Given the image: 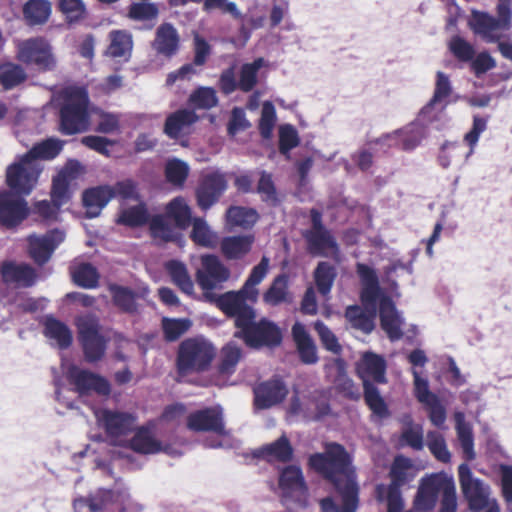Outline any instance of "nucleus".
I'll return each instance as SVG.
<instances>
[{"label": "nucleus", "instance_id": "nucleus-1", "mask_svg": "<svg viewBox=\"0 0 512 512\" xmlns=\"http://www.w3.org/2000/svg\"><path fill=\"white\" fill-rule=\"evenodd\" d=\"M269 267V259L263 256L260 262L254 266L238 291H228L220 297L211 298L218 301V308L227 316L235 318L237 330L234 337L242 339L250 348L275 347L282 341V333L279 327L265 318L255 321L256 313L247 301L255 303L259 290L257 285L266 277Z\"/></svg>", "mask_w": 512, "mask_h": 512}, {"label": "nucleus", "instance_id": "nucleus-2", "mask_svg": "<svg viewBox=\"0 0 512 512\" xmlns=\"http://www.w3.org/2000/svg\"><path fill=\"white\" fill-rule=\"evenodd\" d=\"M356 272L361 282L360 298L365 309L359 305H350L345 310V318L355 330L370 334L375 328L377 305L381 328L391 341L402 338L404 319L392 299L385 295L380 287L374 268L364 263L356 264Z\"/></svg>", "mask_w": 512, "mask_h": 512}, {"label": "nucleus", "instance_id": "nucleus-3", "mask_svg": "<svg viewBox=\"0 0 512 512\" xmlns=\"http://www.w3.org/2000/svg\"><path fill=\"white\" fill-rule=\"evenodd\" d=\"M308 465L333 484L341 499L342 506H339L333 498H323L320 501L322 512H356L359 486L352 457L343 445L336 442L326 443L324 452L309 456Z\"/></svg>", "mask_w": 512, "mask_h": 512}, {"label": "nucleus", "instance_id": "nucleus-4", "mask_svg": "<svg viewBox=\"0 0 512 512\" xmlns=\"http://www.w3.org/2000/svg\"><path fill=\"white\" fill-rule=\"evenodd\" d=\"M98 424L113 445L123 446L140 454L160 452L161 443L144 427L136 430L137 419L129 412L101 409L95 412Z\"/></svg>", "mask_w": 512, "mask_h": 512}, {"label": "nucleus", "instance_id": "nucleus-5", "mask_svg": "<svg viewBox=\"0 0 512 512\" xmlns=\"http://www.w3.org/2000/svg\"><path fill=\"white\" fill-rule=\"evenodd\" d=\"M439 493H442L439 512H456L458 503L455 482L453 477L445 472L426 475L421 479L414 508L422 512L432 510Z\"/></svg>", "mask_w": 512, "mask_h": 512}, {"label": "nucleus", "instance_id": "nucleus-6", "mask_svg": "<svg viewBox=\"0 0 512 512\" xmlns=\"http://www.w3.org/2000/svg\"><path fill=\"white\" fill-rule=\"evenodd\" d=\"M461 493L470 512H501L489 483L475 476L467 463L458 467Z\"/></svg>", "mask_w": 512, "mask_h": 512}, {"label": "nucleus", "instance_id": "nucleus-7", "mask_svg": "<svg viewBox=\"0 0 512 512\" xmlns=\"http://www.w3.org/2000/svg\"><path fill=\"white\" fill-rule=\"evenodd\" d=\"M89 98L86 90L69 87L63 92L60 107V131L64 135L83 133L89 128Z\"/></svg>", "mask_w": 512, "mask_h": 512}, {"label": "nucleus", "instance_id": "nucleus-8", "mask_svg": "<svg viewBox=\"0 0 512 512\" xmlns=\"http://www.w3.org/2000/svg\"><path fill=\"white\" fill-rule=\"evenodd\" d=\"M497 16L488 12L473 11L469 22L470 28L487 43H496L502 37L503 31L512 27V0H498Z\"/></svg>", "mask_w": 512, "mask_h": 512}, {"label": "nucleus", "instance_id": "nucleus-9", "mask_svg": "<svg viewBox=\"0 0 512 512\" xmlns=\"http://www.w3.org/2000/svg\"><path fill=\"white\" fill-rule=\"evenodd\" d=\"M215 356L214 346L204 338H188L178 348L176 366L181 376L205 371Z\"/></svg>", "mask_w": 512, "mask_h": 512}, {"label": "nucleus", "instance_id": "nucleus-10", "mask_svg": "<svg viewBox=\"0 0 512 512\" xmlns=\"http://www.w3.org/2000/svg\"><path fill=\"white\" fill-rule=\"evenodd\" d=\"M77 328L85 361L92 364L102 360L109 339L101 334L99 320L92 315L80 317L77 319Z\"/></svg>", "mask_w": 512, "mask_h": 512}, {"label": "nucleus", "instance_id": "nucleus-11", "mask_svg": "<svg viewBox=\"0 0 512 512\" xmlns=\"http://www.w3.org/2000/svg\"><path fill=\"white\" fill-rule=\"evenodd\" d=\"M42 170L40 162L31 161L23 154L7 167L6 183L14 194L29 195L35 188Z\"/></svg>", "mask_w": 512, "mask_h": 512}, {"label": "nucleus", "instance_id": "nucleus-12", "mask_svg": "<svg viewBox=\"0 0 512 512\" xmlns=\"http://www.w3.org/2000/svg\"><path fill=\"white\" fill-rule=\"evenodd\" d=\"M281 500L288 509L303 508L308 501V487L302 469L288 465L279 473Z\"/></svg>", "mask_w": 512, "mask_h": 512}, {"label": "nucleus", "instance_id": "nucleus-13", "mask_svg": "<svg viewBox=\"0 0 512 512\" xmlns=\"http://www.w3.org/2000/svg\"><path fill=\"white\" fill-rule=\"evenodd\" d=\"M230 277L229 269L220 261V259L212 254L201 256V267L196 272V281L200 288L204 291L203 296L206 301L216 304L218 301L211 298L220 297L212 292L215 289L222 288L224 282Z\"/></svg>", "mask_w": 512, "mask_h": 512}, {"label": "nucleus", "instance_id": "nucleus-14", "mask_svg": "<svg viewBox=\"0 0 512 512\" xmlns=\"http://www.w3.org/2000/svg\"><path fill=\"white\" fill-rule=\"evenodd\" d=\"M16 58L21 63L33 65L42 72L54 70L57 64L52 53V47L41 37L18 41L16 44Z\"/></svg>", "mask_w": 512, "mask_h": 512}, {"label": "nucleus", "instance_id": "nucleus-15", "mask_svg": "<svg viewBox=\"0 0 512 512\" xmlns=\"http://www.w3.org/2000/svg\"><path fill=\"white\" fill-rule=\"evenodd\" d=\"M445 124V121L435 119L432 114L422 116L421 109L413 122L397 129L400 148L404 151H413L429 136L431 129L442 130Z\"/></svg>", "mask_w": 512, "mask_h": 512}, {"label": "nucleus", "instance_id": "nucleus-16", "mask_svg": "<svg viewBox=\"0 0 512 512\" xmlns=\"http://www.w3.org/2000/svg\"><path fill=\"white\" fill-rule=\"evenodd\" d=\"M67 378L80 396L91 393L108 396L111 393V385L105 377L76 365L68 368Z\"/></svg>", "mask_w": 512, "mask_h": 512}, {"label": "nucleus", "instance_id": "nucleus-17", "mask_svg": "<svg viewBox=\"0 0 512 512\" xmlns=\"http://www.w3.org/2000/svg\"><path fill=\"white\" fill-rule=\"evenodd\" d=\"M64 239L65 233L59 229L50 230L44 235H30L29 254L36 264L44 265Z\"/></svg>", "mask_w": 512, "mask_h": 512}, {"label": "nucleus", "instance_id": "nucleus-18", "mask_svg": "<svg viewBox=\"0 0 512 512\" xmlns=\"http://www.w3.org/2000/svg\"><path fill=\"white\" fill-rule=\"evenodd\" d=\"M187 427L196 432L212 431L219 435L227 434L221 406L207 407L189 414Z\"/></svg>", "mask_w": 512, "mask_h": 512}, {"label": "nucleus", "instance_id": "nucleus-19", "mask_svg": "<svg viewBox=\"0 0 512 512\" xmlns=\"http://www.w3.org/2000/svg\"><path fill=\"white\" fill-rule=\"evenodd\" d=\"M29 208L25 199L13 192L0 193V225L6 228L20 224L28 215Z\"/></svg>", "mask_w": 512, "mask_h": 512}, {"label": "nucleus", "instance_id": "nucleus-20", "mask_svg": "<svg viewBox=\"0 0 512 512\" xmlns=\"http://www.w3.org/2000/svg\"><path fill=\"white\" fill-rule=\"evenodd\" d=\"M288 394L284 381L275 376L254 389V404L258 409H268L281 403Z\"/></svg>", "mask_w": 512, "mask_h": 512}, {"label": "nucleus", "instance_id": "nucleus-21", "mask_svg": "<svg viewBox=\"0 0 512 512\" xmlns=\"http://www.w3.org/2000/svg\"><path fill=\"white\" fill-rule=\"evenodd\" d=\"M227 189V181L220 173H211L205 176L196 190V198L202 210L212 207Z\"/></svg>", "mask_w": 512, "mask_h": 512}, {"label": "nucleus", "instance_id": "nucleus-22", "mask_svg": "<svg viewBox=\"0 0 512 512\" xmlns=\"http://www.w3.org/2000/svg\"><path fill=\"white\" fill-rule=\"evenodd\" d=\"M453 91L451 81L447 74L442 71H438L436 73V82L435 89L432 98L429 102L422 108V116L427 115V113L432 114L433 117L439 119L441 121H445V108L447 103L445 102L446 98H448Z\"/></svg>", "mask_w": 512, "mask_h": 512}, {"label": "nucleus", "instance_id": "nucleus-23", "mask_svg": "<svg viewBox=\"0 0 512 512\" xmlns=\"http://www.w3.org/2000/svg\"><path fill=\"white\" fill-rule=\"evenodd\" d=\"M386 368L384 357L371 351L363 353L357 363V373L363 384L365 382L386 383Z\"/></svg>", "mask_w": 512, "mask_h": 512}, {"label": "nucleus", "instance_id": "nucleus-24", "mask_svg": "<svg viewBox=\"0 0 512 512\" xmlns=\"http://www.w3.org/2000/svg\"><path fill=\"white\" fill-rule=\"evenodd\" d=\"M128 493L119 490L99 489L88 497L76 498L73 502L75 512H101L109 501H124Z\"/></svg>", "mask_w": 512, "mask_h": 512}, {"label": "nucleus", "instance_id": "nucleus-25", "mask_svg": "<svg viewBox=\"0 0 512 512\" xmlns=\"http://www.w3.org/2000/svg\"><path fill=\"white\" fill-rule=\"evenodd\" d=\"M153 50L161 56L171 58L180 46V35L171 23H162L155 32V39L151 44Z\"/></svg>", "mask_w": 512, "mask_h": 512}, {"label": "nucleus", "instance_id": "nucleus-26", "mask_svg": "<svg viewBox=\"0 0 512 512\" xmlns=\"http://www.w3.org/2000/svg\"><path fill=\"white\" fill-rule=\"evenodd\" d=\"M198 120L199 116L195 111L190 109H179L167 116L163 132L170 139L176 140Z\"/></svg>", "mask_w": 512, "mask_h": 512}, {"label": "nucleus", "instance_id": "nucleus-27", "mask_svg": "<svg viewBox=\"0 0 512 512\" xmlns=\"http://www.w3.org/2000/svg\"><path fill=\"white\" fill-rule=\"evenodd\" d=\"M294 449L286 435L255 450L253 455L267 462L287 463L293 458Z\"/></svg>", "mask_w": 512, "mask_h": 512}, {"label": "nucleus", "instance_id": "nucleus-28", "mask_svg": "<svg viewBox=\"0 0 512 512\" xmlns=\"http://www.w3.org/2000/svg\"><path fill=\"white\" fill-rule=\"evenodd\" d=\"M1 276L5 283L21 287H30L35 283L36 273L27 264L5 261L1 266Z\"/></svg>", "mask_w": 512, "mask_h": 512}, {"label": "nucleus", "instance_id": "nucleus-29", "mask_svg": "<svg viewBox=\"0 0 512 512\" xmlns=\"http://www.w3.org/2000/svg\"><path fill=\"white\" fill-rule=\"evenodd\" d=\"M303 237L307 242L308 250L313 255L327 257L330 253L339 252L338 244L329 230L305 231Z\"/></svg>", "mask_w": 512, "mask_h": 512}, {"label": "nucleus", "instance_id": "nucleus-30", "mask_svg": "<svg viewBox=\"0 0 512 512\" xmlns=\"http://www.w3.org/2000/svg\"><path fill=\"white\" fill-rule=\"evenodd\" d=\"M292 336L301 362L307 365L316 364L319 360L317 347L302 323L296 322L292 326Z\"/></svg>", "mask_w": 512, "mask_h": 512}, {"label": "nucleus", "instance_id": "nucleus-31", "mask_svg": "<svg viewBox=\"0 0 512 512\" xmlns=\"http://www.w3.org/2000/svg\"><path fill=\"white\" fill-rule=\"evenodd\" d=\"M113 198V191L109 186H98L87 189L83 193V205L87 218L98 217L102 209Z\"/></svg>", "mask_w": 512, "mask_h": 512}, {"label": "nucleus", "instance_id": "nucleus-32", "mask_svg": "<svg viewBox=\"0 0 512 512\" xmlns=\"http://www.w3.org/2000/svg\"><path fill=\"white\" fill-rule=\"evenodd\" d=\"M254 240L252 234L224 237L220 244L221 252L229 260L240 259L250 252Z\"/></svg>", "mask_w": 512, "mask_h": 512}, {"label": "nucleus", "instance_id": "nucleus-33", "mask_svg": "<svg viewBox=\"0 0 512 512\" xmlns=\"http://www.w3.org/2000/svg\"><path fill=\"white\" fill-rule=\"evenodd\" d=\"M454 420L457 437L460 442L463 455L466 460L472 461L476 457L472 426L466 421L465 414L462 411H456L454 413Z\"/></svg>", "mask_w": 512, "mask_h": 512}, {"label": "nucleus", "instance_id": "nucleus-34", "mask_svg": "<svg viewBox=\"0 0 512 512\" xmlns=\"http://www.w3.org/2000/svg\"><path fill=\"white\" fill-rule=\"evenodd\" d=\"M109 292L113 304L123 313L134 315L138 313L137 294L130 288L118 284H110Z\"/></svg>", "mask_w": 512, "mask_h": 512}, {"label": "nucleus", "instance_id": "nucleus-35", "mask_svg": "<svg viewBox=\"0 0 512 512\" xmlns=\"http://www.w3.org/2000/svg\"><path fill=\"white\" fill-rule=\"evenodd\" d=\"M44 335L47 338L54 340L60 349L68 348L73 339L69 327L52 315L45 317Z\"/></svg>", "mask_w": 512, "mask_h": 512}, {"label": "nucleus", "instance_id": "nucleus-36", "mask_svg": "<svg viewBox=\"0 0 512 512\" xmlns=\"http://www.w3.org/2000/svg\"><path fill=\"white\" fill-rule=\"evenodd\" d=\"M110 45L107 54L112 58H123L128 60L133 49L131 33L124 30H113L109 34Z\"/></svg>", "mask_w": 512, "mask_h": 512}, {"label": "nucleus", "instance_id": "nucleus-37", "mask_svg": "<svg viewBox=\"0 0 512 512\" xmlns=\"http://www.w3.org/2000/svg\"><path fill=\"white\" fill-rule=\"evenodd\" d=\"M259 219V214L253 208L243 206H230L226 211V224L243 229L252 228Z\"/></svg>", "mask_w": 512, "mask_h": 512}, {"label": "nucleus", "instance_id": "nucleus-38", "mask_svg": "<svg viewBox=\"0 0 512 512\" xmlns=\"http://www.w3.org/2000/svg\"><path fill=\"white\" fill-rule=\"evenodd\" d=\"M159 15V8L151 2H135L129 6L128 17L134 21H141L145 24L140 29L151 30Z\"/></svg>", "mask_w": 512, "mask_h": 512}, {"label": "nucleus", "instance_id": "nucleus-39", "mask_svg": "<svg viewBox=\"0 0 512 512\" xmlns=\"http://www.w3.org/2000/svg\"><path fill=\"white\" fill-rule=\"evenodd\" d=\"M267 65L268 62L263 57H258L252 62L242 64L238 78L240 91L243 93L251 92L258 83L259 70Z\"/></svg>", "mask_w": 512, "mask_h": 512}, {"label": "nucleus", "instance_id": "nucleus-40", "mask_svg": "<svg viewBox=\"0 0 512 512\" xmlns=\"http://www.w3.org/2000/svg\"><path fill=\"white\" fill-rule=\"evenodd\" d=\"M166 270L175 284L183 293L192 295L194 293V283L188 273L186 265L178 260H170L166 263Z\"/></svg>", "mask_w": 512, "mask_h": 512}, {"label": "nucleus", "instance_id": "nucleus-41", "mask_svg": "<svg viewBox=\"0 0 512 512\" xmlns=\"http://www.w3.org/2000/svg\"><path fill=\"white\" fill-rule=\"evenodd\" d=\"M62 149L63 142L61 140L48 138L35 144L28 152L25 153V157L34 162H40V160H52L59 155Z\"/></svg>", "mask_w": 512, "mask_h": 512}, {"label": "nucleus", "instance_id": "nucleus-42", "mask_svg": "<svg viewBox=\"0 0 512 512\" xmlns=\"http://www.w3.org/2000/svg\"><path fill=\"white\" fill-rule=\"evenodd\" d=\"M399 441L402 446H408L415 451H421L424 448L422 425L414 423L411 417L407 416L401 430Z\"/></svg>", "mask_w": 512, "mask_h": 512}, {"label": "nucleus", "instance_id": "nucleus-43", "mask_svg": "<svg viewBox=\"0 0 512 512\" xmlns=\"http://www.w3.org/2000/svg\"><path fill=\"white\" fill-rule=\"evenodd\" d=\"M389 475L391 482L388 486L401 488L409 483L414 478L411 460L404 456H397L391 465Z\"/></svg>", "mask_w": 512, "mask_h": 512}, {"label": "nucleus", "instance_id": "nucleus-44", "mask_svg": "<svg viewBox=\"0 0 512 512\" xmlns=\"http://www.w3.org/2000/svg\"><path fill=\"white\" fill-rule=\"evenodd\" d=\"M314 281L318 292L326 296L331 292L334 281L337 277V271L334 265L327 261H321L317 264L313 272Z\"/></svg>", "mask_w": 512, "mask_h": 512}, {"label": "nucleus", "instance_id": "nucleus-45", "mask_svg": "<svg viewBox=\"0 0 512 512\" xmlns=\"http://www.w3.org/2000/svg\"><path fill=\"white\" fill-rule=\"evenodd\" d=\"M51 14V4L47 0H29L23 7V15L29 25L47 22Z\"/></svg>", "mask_w": 512, "mask_h": 512}, {"label": "nucleus", "instance_id": "nucleus-46", "mask_svg": "<svg viewBox=\"0 0 512 512\" xmlns=\"http://www.w3.org/2000/svg\"><path fill=\"white\" fill-rule=\"evenodd\" d=\"M190 237L197 245L205 248L215 247L218 239L217 234L203 218L193 219Z\"/></svg>", "mask_w": 512, "mask_h": 512}, {"label": "nucleus", "instance_id": "nucleus-47", "mask_svg": "<svg viewBox=\"0 0 512 512\" xmlns=\"http://www.w3.org/2000/svg\"><path fill=\"white\" fill-rule=\"evenodd\" d=\"M27 79L24 68L15 63H4L0 65V84L5 90L18 87Z\"/></svg>", "mask_w": 512, "mask_h": 512}, {"label": "nucleus", "instance_id": "nucleus-48", "mask_svg": "<svg viewBox=\"0 0 512 512\" xmlns=\"http://www.w3.org/2000/svg\"><path fill=\"white\" fill-rule=\"evenodd\" d=\"M149 227L152 237L165 243L176 241L180 235L178 230L161 215L154 216Z\"/></svg>", "mask_w": 512, "mask_h": 512}, {"label": "nucleus", "instance_id": "nucleus-49", "mask_svg": "<svg viewBox=\"0 0 512 512\" xmlns=\"http://www.w3.org/2000/svg\"><path fill=\"white\" fill-rule=\"evenodd\" d=\"M363 389L364 400L372 412L380 418L388 417V407L375 384L373 382H365Z\"/></svg>", "mask_w": 512, "mask_h": 512}, {"label": "nucleus", "instance_id": "nucleus-50", "mask_svg": "<svg viewBox=\"0 0 512 512\" xmlns=\"http://www.w3.org/2000/svg\"><path fill=\"white\" fill-rule=\"evenodd\" d=\"M288 279L284 274H280L271 283L270 287L263 295L265 303L271 306H277L287 300Z\"/></svg>", "mask_w": 512, "mask_h": 512}, {"label": "nucleus", "instance_id": "nucleus-51", "mask_svg": "<svg viewBox=\"0 0 512 512\" xmlns=\"http://www.w3.org/2000/svg\"><path fill=\"white\" fill-rule=\"evenodd\" d=\"M257 193L261 200L271 207H276L281 203L272 175L265 170L260 171Z\"/></svg>", "mask_w": 512, "mask_h": 512}, {"label": "nucleus", "instance_id": "nucleus-52", "mask_svg": "<svg viewBox=\"0 0 512 512\" xmlns=\"http://www.w3.org/2000/svg\"><path fill=\"white\" fill-rule=\"evenodd\" d=\"M149 220V214L145 204L137 205L123 209L119 215L118 223L129 227H139L145 225Z\"/></svg>", "mask_w": 512, "mask_h": 512}, {"label": "nucleus", "instance_id": "nucleus-53", "mask_svg": "<svg viewBox=\"0 0 512 512\" xmlns=\"http://www.w3.org/2000/svg\"><path fill=\"white\" fill-rule=\"evenodd\" d=\"M189 102L197 109L210 110L218 105L219 99L214 88L202 86L190 94Z\"/></svg>", "mask_w": 512, "mask_h": 512}, {"label": "nucleus", "instance_id": "nucleus-54", "mask_svg": "<svg viewBox=\"0 0 512 512\" xmlns=\"http://www.w3.org/2000/svg\"><path fill=\"white\" fill-rule=\"evenodd\" d=\"M242 356L241 348L233 341L227 343L221 350V362L219 364V372L221 374L230 375Z\"/></svg>", "mask_w": 512, "mask_h": 512}, {"label": "nucleus", "instance_id": "nucleus-55", "mask_svg": "<svg viewBox=\"0 0 512 512\" xmlns=\"http://www.w3.org/2000/svg\"><path fill=\"white\" fill-rule=\"evenodd\" d=\"M166 215L173 219L179 228L187 227L191 221L190 208L181 197H176L169 202Z\"/></svg>", "mask_w": 512, "mask_h": 512}, {"label": "nucleus", "instance_id": "nucleus-56", "mask_svg": "<svg viewBox=\"0 0 512 512\" xmlns=\"http://www.w3.org/2000/svg\"><path fill=\"white\" fill-rule=\"evenodd\" d=\"M426 445L431 454L440 462L448 463L451 460V453L447 448L446 441L442 434L437 431H428Z\"/></svg>", "mask_w": 512, "mask_h": 512}, {"label": "nucleus", "instance_id": "nucleus-57", "mask_svg": "<svg viewBox=\"0 0 512 512\" xmlns=\"http://www.w3.org/2000/svg\"><path fill=\"white\" fill-rule=\"evenodd\" d=\"M189 166L186 162L174 158L168 160L165 165V176L168 182L175 186H183L189 174Z\"/></svg>", "mask_w": 512, "mask_h": 512}, {"label": "nucleus", "instance_id": "nucleus-58", "mask_svg": "<svg viewBox=\"0 0 512 512\" xmlns=\"http://www.w3.org/2000/svg\"><path fill=\"white\" fill-rule=\"evenodd\" d=\"M300 143L296 128L291 124L281 125L279 128V152L290 159V151Z\"/></svg>", "mask_w": 512, "mask_h": 512}, {"label": "nucleus", "instance_id": "nucleus-59", "mask_svg": "<svg viewBox=\"0 0 512 512\" xmlns=\"http://www.w3.org/2000/svg\"><path fill=\"white\" fill-rule=\"evenodd\" d=\"M448 46L453 56L461 62L472 61L476 54L474 46L459 35L453 36Z\"/></svg>", "mask_w": 512, "mask_h": 512}, {"label": "nucleus", "instance_id": "nucleus-60", "mask_svg": "<svg viewBox=\"0 0 512 512\" xmlns=\"http://www.w3.org/2000/svg\"><path fill=\"white\" fill-rule=\"evenodd\" d=\"M97 270L91 264H82L73 272L74 282L83 288L92 289L98 285Z\"/></svg>", "mask_w": 512, "mask_h": 512}, {"label": "nucleus", "instance_id": "nucleus-61", "mask_svg": "<svg viewBox=\"0 0 512 512\" xmlns=\"http://www.w3.org/2000/svg\"><path fill=\"white\" fill-rule=\"evenodd\" d=\"M190 326L191 321L189 319L163 318L162 320V329L167 341H176L190 328Z\"/></svg>", "mask_w": 512, "mask_h": 512}, {"label": "nucleus", "instance_id": "nucleus-62", "mask_svg": "<svg viewBox=\"0 0 512 512\" xmlns=\"http://www.w3.org/2000/svg\"><path fill=\"white\" fill-rule=\"evenodd\" d=\"M276 122V110L271 101H265L262 105L259 121V132L264 139H269Z\"/></svg>", "mask_w": 512, "mask_h": 512}, {"label": "nucleus", "instance_id": "nucleus-63", "mask_svg": "<svg viewBox=\"0 0 512 512\" xmlns=\"http://www.w3.org/2000/svg\"><path fill=\"white\" fill-rule=\"evenodd\" d=\"M69 199L68 181L63 175H58L52 182L51 201L54 206L59 209L62 205L66 204Z\"/></svg>", "mask_w": 512, "mask_h": 512}, {"label": "nucleus", "instance_id": "nucleus-64", "mask_svg": "<svg viewBox=\"0 0 512 512\" xmlns=\"http://www.w3.org/2000/svg\"><path fill=\"white\" fill-rule=\"evenodd\" d=\"M59 5L70 24L78 23L86 13L82 0H59Z\"/></svg>", "mask_w": 512, "mask_h": 512}]
</instances>
